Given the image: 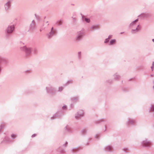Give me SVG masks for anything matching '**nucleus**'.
I'll return each mask as SVG.
<instances>
[{"label": "nucleus", "mask_w": 154, "mask_h": 154, "mask_svg": "<svg viewBox=\"0 0 154 154\" xmlns=\"http://www.w3.org/2000/svg\"><path fill=\"white\" fill-rule=\"evenodd\" d=\"M129 26L131 29V32L133 34L138 32L141 29L138 19H137L131 22L129 24Z\"/></svg>", "instance_id": "obj_1"}, {"label": "nucleus", "mask_w": 154, "mask_h": 154, "mask_svg": "<svg viewBox=\"0 0 154 154\" xmlns=\"http://www.w3.org/2000/svg\"><path fill=\"white\" fill-rule=\"evenodd\" d=\"M142 145L144 147H149L152 144L151 141L147 139L142 142Z\"/></svg>", "instance_id": "obj_2"}, {"label": "nucleus", "mask_w": 154, "mask_h": 154, "mask_svg": "<svg viewBox=\"0 0 154 154\" xmlns=\"http://www.w3.org/2000/svg\"><path fill=\"white\" fill-rule=\"evenodd\" d=\"M136 122V120L135 119L128 118V119L127 124H128L133 125Z\"/></svg>", "instance_id": "obj_3"}, {"label": "nucleus", "mask_w": 154, "mask_h": 154, "mask_svg": "<svg viewBox=\"0 0 154 154\" xmlns=\"http://www.w3.org/2000/svg\"><path fill=\"white\" fill-rule=\"evenodd\" d=\"M104 149L106 151L110 152L112 149V147L111 146L108 145L106 146Z\"/></svg>", "instance_id": "obj_4"}, {"label": "nucleus", "mask_w": 154, "mask_h": 154, "mask_svg": "<svg viewBox=\"0 0 154 154\" xmlns=\"http://www.w3.org/2000/svg\"><path fill=\"white\" fill-rule=\"evenodd\" d=\"M14 26H10V27H8L7 30V32L8 33H11L13 31L14 29Z\"/></svg>", "instance_id": "obj_5"}, {"label": "nucleus", "mask_w": 154, "mask_h": 154, "mask_svg": "<svg viewBox=\"0 0 154 154\" xmlns=\"http://www.w3.org/2000/svg\"><path fill=\"white\" fill-rule=\"evenodd\" d=\"M113 77L114 79L116 80L119 79L120 76L117 73H116L113 75Z\"/></svg>", "instance_id": "obj_6"}, {"label": "nucleus", "mask_w": 154, "mask_h": 154, "mask_svg": "<svg viewBox=\"0 0 154 154\" xmlns=\"http://www.w3.org/2000/svg\"><path fill=\"white\" fill-rule=\"evenodd\" d=\"M116 41L115 39H112L109 42V45H113L116 44Z\"/></svg>", "instance_id": "obj_7"}, {"label": "nucleus", "mask_w": 154, "mask_h": 154, "mask_svg": "<svg viewBox=\"0 0 154 154\" xmlns=\"http://www.w3.org/2000/svg\"><path fill=\"white\" fill-rule=\"evenodd\" d=\"M148 14L145 13L141 14L139 16L141 17H147Z\"/></svg>", "instance_id": "obj_8"}, {"label": "nucleus", "mask_w": 154, "mask_h": 154, "mask_svg": "<svg viewBox=\"0 0 154 154\" xmlns=\"http://www.w3.org/2000/svg\"><path fill=\"white\" fill-rule=\"evenodd\" d=\"M105 120L103 119H100L97 121V124H98L101 123V122H104Z\"/></svg>", "instance_id": "obj_9"}, {"label": "nucleus", "mask_w": 154, "mask_h": 154, "mask_svg": "<svg viewBox=\"0 0 154 154\" xmlns=\"http://www.w3.org/2000/svg\"><path fill=\"white\" fill-rule=\"evenodd\" d=\"M150 110L151 111H154V105H151Z\"/></svg>", "instance_id": "obj_10"}, {"label": "nucleus", "mask_w": 154, "mask_h": 154, "mask_svg": "<svg viewBox=\"0 0 154 154\" xmlns=\"http://www.w3.org/2000/svg\"><path fill=\"white\" fill-rule=\"evenodd\" d=\"M84 20L87 23H89L90 21V19L86 18H85Z\"/></svg>", "instance_id": "obj_11"}, {"label": "nucleus", "mask_w": 154, "mask_h": 154, "mask_svg": "<svg viewBox=\"0 0 154 154\" xmlns=\"http://www.w3.org/2000/svg\"><path fill=\"white\" fill-rule=\"evenodd\" d=\"M109 41V39H108V38H106L105 39L104 41V43H106L108 42Z\"/></svg>", "instance_id": "obj_12"}, {"label": "nucleus", "mask_w": 154, "mask_h": 154, "mask_svg": "<svg viewBox=\"0 0 154 154\" xmlns=\"http://www.w3.org/2000/svg\"><path fill=\"white\" fill-rule=\"evenodd\" d=\"M112 37V35H109L108 37V39H109V40Z\"/></svg>", "instance_id": "obj_13"}, {"label": "nucleus", "mask_w": 154, "mask_h": 154, "mask_svg": "<svg viewBox=\"0 0 154 154\" xmlns=\"http://www.w3.org/2000/svg\"><path fill=\"white\" fill-rule=\"evenodd\" d=\"M11 137H12L15 138L16 137V136L14 134H12L11 135Z\"/></svg>", "instance_id": "obj_14"}, {"label": "nucleus", "mask_w": 154, "mask_h": 154, "mask_svg": "<svg viewBox=\"0 0 154 154\" xmlns=\"http://www.w3.org/2000/svg\"><path fill=\"white\" fill-rule=\"evenodd\" d=\"M81 35H79L77 37V39L79 40L81 37Z\"/></svg>", "instance_id": "obj_15"}, {"label": "nucleus", "mask_w": 154, "mask_h": 154, "mask_svg": "<svg viewBox=\"0 0 154 154\" xmlns=\"http://www.w3.org/2000/svg\"><path fill=\"white\" fill-rule=\"evenodd\" d=\"M128 149L127 148H125V149H124V150L125 151H126L127 150H128Z\"/></svg>", "instance_id": "obj_16"}, {"label": "nucleus", "mask_w": 154, "mask_h": 154, "mask_svg": "<svg viewBox=\"0 0 154 154\" xmlns=\"http://www.w3.org/2000/svg\"><path fill=\"white\" fill-rule=\"evenodd\" d=\"M151 68L152 69V71L153 70V68L154 67H153L152 66Z\"/></svg>", "instance_id": "obj_17"}, {"label": "nucleus", "mask_w": 154, "mask_h": 154, "mask_svg": "<svg viewBox=\"0 0 154 154\" xmlns=\"http://www.w3.org/2000/svg\"><path fill=\"white\" fill-rule=\"evenodd\" d=\"M152 66L154 67V62H153L152 64Z\"/></svg>", "instance_id": "obj_18"}, {"label": "nucleus", "mask_w": 154, "mask_h": 154, "mask_svg": "<svg viewBox=\"0 0 154 154\" xmlns=\"http://www.w3.org/2000/svg\"><path fill=\"white\" fill-rule=\"evenodd\" d=\"M62 89H63V88H59V90H60V91H62Z\"/></svg>", "instance_id": "obj_19"}, {"label": "nucleus", "mask_w": 154, "mask_h": 154, "mask_svg": "<svg viewBox=\"0 0 154 154\" xmlns=\"http://www.w3.org/2000/svg\"><path fill=\"white\" fill-rule=\"evenodd\" d=\"M66 108V107L65 106H63V108L64 109H65V108Z\"/></svg>", "instance_id": "obj_20"}, {"label": "nucleus", "mask_w": 154, "mask_h": 154, "mask_svg": "<svg viewBox=\"0 0 154 154\" xmlns=\"http://www.w3.org/2000/svg\"><path fill=\"white\" fill-rule=\"evenodd\" d=\"M106 127H105V130L104 131H106Z\"/></svg>", "instance_id": "obj_21"}, {"label": "nucleus", "mask_w": 154, "mask_h": 154, "mask_svg": "<svg viewBox=\"0 0 154 154\" xmlns=\"http://www.w3.org/2000/svg\"><path fill=\"white\" fill-rule=\"evenodd\" d=\"M150 76H151V77H152L153 76V75H150Z\"/></svg>", "instance_id": "obj_22"}, {"label": "nucleus", "mask_w": 154, "mask_h": 154, "mask_svg": "<svg viewBox=\"0 0 154 154\" xmlns=\"http://www.w3.org/2000/svg\"><path fill=\"white\" fill-rule=\"evenodd\" d=\"M123 33H124V32H121L120 33H121V34H122Z\"/></svg>", "instance_id": "obj_23"}, {"label": "nucleus", "mask_w": 154, "mask_h": 154, "mask_svg": "<svg viewBox=\"0 0 154 154\" xmlns=\"http://www.w3.org/2000/svg\"><path fill=\"white\" fill-rule=\"evenodd\" d=\"M97 138H98V137H97Z\"/></svg>", "instance_id": "obj_24"}]
</instances>
